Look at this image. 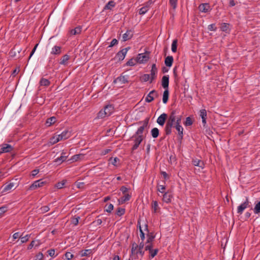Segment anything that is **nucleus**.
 <instances>
[{
	"label": "nucleus",
	"instance_id": "6ab92c4d",
	"mask_svg": "<svg viewBox=\"0 0 260 260\" xmlns=\"http://www.w3.org/2000/svg\"><path fill=\"white\" fill-rule=\"evenodd\" d=\"M128 82L127 76H120L117 77L114 81V83H120V84H124Z\"/></svg>",
	"mask_w": 260,
	"mask_h": 260
},
{
	"label": "nucleus",
	"instance_id": "ddd939ff",
	"mask_svg": "<svg viewBox=\"0 0 260 260\" xmlns=\"http://www.w3.org/2000/svg\"><path fill=\"white\" fill-rule=\"evenodd\" d=\"M167 114L166 113L161 114L157 119V123L160 126H163L167 118Z\"/></svg>",
	"mask_w": 260,
	"mask_h": 260
},
{
	"label": "nucleus",
	"instance_id": "0eeeda50",
	"mask_svg": "<svg viewBox=\"0 0 260 260\" xmlns=\"http://www.w3.org/2000/svg\"><path fill=\"white\" fill-rule=\"evenodd\" d=\"M158 96V94L157 91L155 90H152L146 96L145 101L147 103H150L154 100V98H156Z\"/></svg>",
	"mask_w": 260,
	"mask_h": 260
},
{
	"label": "nucleus",
	"instance_id": "e2e57ef3",
	"mask_svg": "<svg viewBox=\"0 0 260 260\" xmlns=\"http://www.w3.org/2000/svg\"><path fill=\"white\" fill-rule=\"evenodd\" d=\"M44 257V255L42 252H39L37 254L35 257V260H42Z\"/></svg>",
	"mask_w": 260,
	"mask_h": 260
},
{
	"label": "nucleus",
	"instance_id": "13d9d810",
	"mask_svg": "<svg viewBox=\"0 0 260 260\" xmlns=\"http://www.w3.org/2000/svg\"><path fill=\"white\" fill-rule=\"evenodd\" d=\"M64 256L67 259L70 260L73 257L74 255L70 252H67L64 254Z\"/></svg>",
	"mask_w": 260,
	"mask_h": 260
},
{
	"label": "nucleus",
	"instance_id": "ea45409f",
	"mask_svg": "<svg viewBox=\"0 0 260 260\" xmlns=\"http://www.w3.org/2000/svg\"><path fill=\"white\" fill-rule=\"evenodd\" d=\"M131 196L128 193H125L124 195L121 198V202L122 203L128 201L130 200Z\"/></svg>",
	"mask_w": 260,
	"mask_h": 260
},
{
	"label": "nucleus",
	"instance_id": "4c0bfd02",
	"mask_svg": "<svg viewBox=\"0 0 260 260\" xmlns=\"http://www.w3.org/2000/svg\"><path fill=\"white\" fill-rule=\"evenodd\" d=\"M138 245L136 243H134L132 244L131 256L136 254V251H138Z\"/></svg>",
	"mask_w": 260,
	"mask_h": 260
},
{
	"label": "nucleus",
	"instance_id": "052dcab7",
	"mask_svg": "<svg viewBox=\"0 0 260 260\" xmlns=\"http://www.w3.org/2000/svg\"><path fill=\"white\" fill-rule=\"evenodd\" d=\"M110 160L111 161V163L114 166H117V162L119 160V159L117 157H114V158H111Z\"/></svg>",
	"mask_w": 260,
	"mask_h": 260
},
{
	"label": "nucleus",
	"instance_id": "dca6fc26",
	"mask_svg": "<svg viewBox=\"0 0 260 260\" xmlns=\"http://www.w3.org/2000/svg\"><path fill=\"white\" fill-rule=\"evenodd\" d=\"M169 84V75L164 76L161 79V85L165 89H168Z\"/></svg>",
	"mask_w": 260,
	"mask_h": 260
},
{
	"label": "nucleus",
	"instance_id": "37998d69",
	"mask_svg": "<svg viewBox=\"0 0 260 260\" xmlns=\"http://www.w3.org/2000/svg\"><path fill=\"white\" fill-rule=\"evenodd\" d=\"M114 206L113 204H107L105 206V211L110 213L113 210Z\"/></svg>",
	"mask_w": 260,
	"mask_h": 260
},
{
	"label": "nucleus",
	"instance_id": "c9c22d12",
	"mask_svg": "<svg viewBox=\"0 0 260 260\" xmlns=\"http://www.w3.org/2000/svg\"><path fill=\"white\" fill-rule=\"evenodd\" d=\"M149 8L148 5H146L140 9L139 13L140 15H144L149 10Z\"/></svg>",
	"mask_w": 260,
	"mask_h": 260
},
{
	"label": "nucleus",
	"instance_id": "de8ad7c7",
	"mask_svg": "<svg viewBox=\"0 0 260 260\" xmlns=\"http://www.w3.org/2000/svg\"><path fill=\"white\" fill-rule=\"evenodd\" d=\"M29 237H30L29 235H26L24 237L20 236V238L21 239V243H24L27 242L29 240Z\"/></svg>",
	"mask_w": 260,
	"mask_h": 260
},
{
	"label": "nucleus",
	"instance_id": "c03bdc74",
	"mask_svg": "<svg viewBox=\"0 0 260 260\" xmlns=\"http://www.w3.org/2000/svg\"><path fill=\"white\" fill-rule=\"evenodd\" d=\"M141 80L143 82L148 81L149 80L151 81V78L149 74H144L141 77Z\"/></svg>",
	"mask_w": 260,
	"mask_h": 260
},
{
	"label": "nucleus",
	"instance_id": "cd10ccee",
	"mask_svg": "<svg viewBox=\"0 0 260 260\" xmlns=\"http://www.w3.org/2000/svg\"><path fill=\"white\" fill-rule=\"evenodd\" d=\"M169 92L168 89H165L162 95V102L164 104H166L168 102L169 99Z\"/></svg>",
	"mask_w": 260,
	"mask_h": 260
},
{
	"label": "nucleus",
	"instance_id": "4468645a",
	"mask_svg": "<svg viewBox=\"0 0 260 260\" xmlns=\"http://www.w3.org/2000/svg\"><path fill=\"white\" fill-rule=\"evenodd\" d=\"M173 194L169 191L165 192L163 194L162 201L166 203H170L172 201Z\"/></svg>",
	"mask_w": 260,
	"mask_h": 260
},
{
	"label": "nucleus",
	"instance_id": "69168bd1",
	"mask_svg": "<svg viewBox=\"0 0 260 260\" xmlns=\"http://www.w3.org/2000/svg\"><path fill=\"white\" fill-rule=\"evenodd\" d=\"M42 213H45L49 210V207L47 206H43L40 209Z\"/></svg>",
	"mask_w": 260,
	"mask_h": 260
},
{
	"label": "nucleus",
	"instance_id": "72a5a7b5",
	"mask_svg": "<svg viewBox=\"0 0 260 260\" xmlns=\"http://www.w3.org/2000/svg\"><path fill=\"white\" fill-rule=\"evenodd\" d=\"M177 43L178 41L177 39L174 40L172 42L171 45V50L174 53H175L177 51Z\"/></svg>",
	"mask_w": 260,
	"mask_h": 260
},
{
	"label": "nucleus",
	"instance_id": "c85d7f7f",
	"mask_svg": "<svg viewBox=\"0 0 260 260\" xmlns=\"http://www.w3.org/2000/svg\"><path fill=\"white\" fill-rule=\"evenodd\" d=\"M81 32V27L80 26H77L74 29H72L70 30V34L71 35H76L80 34Z\"/></svg>",
	"mask_w": 260,
	"mask_h": 260
},
{
	"label": "nucleus",
	"instance_id": "4be33fe9",
	"mask_svg": "<svg viewBox=\"0 0 260 260\" xmlns=\"http://www.w3.org/2000/svg\"><path fill=\"white\" fill-rule=\"evenodd\" d=\"M192 164L195 166H198L202 169H203L204 168V164L203 161H202L200 159L195 158L193 159L192 160Z\"/></svg>",
	"mask_w": 260,
	"mask_h": 260
},
{
	"label": "nucleus",
	"instance_id": "9d476101",
	"mask_svg": "<svg viewBox=\"0 0 260 260\" xmlns=\"http://www.w3.org/2000/svg\"><path fill=\"white\" fill-rule=\"evenodd\" d=\"M157 73V69L155 64H153L151 66V69L150 71V77L151 78V81L150 83H152V81L156 78V74Z\"/></svg>",
	"mask_w": 260,
	"mask_h": 260
},
{
	"label": "nucleus",
	"instance_id": "774afa93",
	"mask_svg": "<svg viewBox=\"0 0 260 260\" xmlns=\"http://www.w3.org/2000/svg\"><path fill=\"white\" fill-rule=\"evenodd\" d=\"M47 253L50 256H54L55 254V250L53 249H51L47 251Z\"/></svg>",
	"mask_w": 260,
	"mask_h": 260
},
{
	"label": "nucleus",
	"instance_id": "2eb2a0df",
	"mask_svg": "<svg viewBox=\"0 0 260 260\" xmlns=\"http://www.w3.org/2000/svg\"><path fill=\"white\" fill-rule=\"evenodd\" d=\"M13 150V147L8 144H3L1 149L0 153H7L11 152Z\"/></svg>",
	"mask_w": 260,
	"mask_h": 260
},
{
	"label": "nucleus",
	"instance_id": "a18cd8bd",
	"mask_svg": "<svg viewBox=\"0 0 260 260\" xmlns=\"http://www.w3.org/2000/svg\"><path fill=\"white\" fill-rule=\"evenodd\" d=\"M229 24L226 23H222L221 24L220 28L222 31H226L229 29Z\"/></svg>",
	"mask_w": 260,
	"mask_h": 260
},
{
	"label": "nucleus",
	"instance_id": "338daca9",
	"mask_svg": "<svg viewBox=\"0 0 260 260\" xmlns=\"http://www.w3.org/2000/svg\"><path fill=\"white\" fill-rule=\"evenodd\" d=\"M118 41L116 39H114L111 42L110 45H109V47H112L114 45L117 44Z\"/></svg>",
	"mask_w": 260,
	"mask_h": 260
},
{
	"label": "nucleus",
	"instance_id": "aec40b11",
	"mask_svg": "<svg viewBox=\"0 0 260 260\" xmlns=\"http://www.w3.org/2000/svg\"><path fill=\"white\" fill-rule=\"evenodd\" d=\"M85 157V156L83 154H78L73 155L71 158L70 159V160L74 162V161H77L79 160H83Z\"/></svg>",
	"mask_w": 260,
	"mask_h": 260
},
{
	"label": "nucleus",
	"instance_id": "e433bc0d",
	"mask_svg": "<svg viewBox=\"0 0 260 260\" xmlns=\"http://www.w3.org/2000/svg\"><path fill=\"white\" fill-rule=\"evenodd\" d=\"M152 208L153 209L154 212L156 213L159 209L158 203L156 201H153L151 204Z\"/></svg>",
	"mask_w": 260,
	"mask_h": 260
},
{
	"label": "nucleus",
	"instance_id": "bb28decb",
	"mask_svg": "<svg viewBox=\"0 0 260 260\" xmlns=\"http://www.w3.org/2000/svg\"><path fill=\"white\" fill-rule=\"evenodd\" d=\"M116 5V3L113 1H109L105 6L104 10H112Z\"/></svg>",
	"mask_w": 260,
	"mask_h": 260
},
{
	"label": "nucleus",
	"instance_id": "79ce46f5",
	"mask_svg": "<svg viewBox=\"0 0 260 260\" xmlns=\"http://www.w3.org/2000/svg\"><path fill=\"white\" fill-rule=\"evenodd\" d=\"M40 245V242L39 241H36L35 240H33L31 242L30 244L28 246L27 248L28 249H31L34 246H38Z\"/></svg>",
	"mask_w": 260,
	"mask_h": 260
},
{
	"label": "nucleus",
	"instance_id": "4d7b16f0",
	"mask_svg": "<svg viewBox=\"0 0 260 260\" xmlns=\"http://www.w3.org/2000/svg\"><path fill=\"white\" fill-rule=\"evenodd\" d=\"M80 219L79 216L74 217L72 219L71 222L74 225H77L79 222V219Z\"/></svg>",
	"mask_w": 260,
	"mask_h": 260
},
{
	"label": "nucleus",
	"instance_id": "9b49d317",
	"mask_svg": "<svg viewBox=\"0 0 260 260\" xmlns=\"http://www.w3.org/2000/svg\"><path fill=\"white\" fill-rule=\"evenodd\" d=\"M199 10L203 13H207L211 11V9L209 4L204 3L200 5Z\"/></svg>",
	"mask_w": 260,
	"mask_h": 260
},
{
	"label": "nucleus",
	"instance_id": "412c9836",
	"mask_svg": "<svg viewBox=\"0 0 260 260\" xmlns=\"http://www.w3.org/2000/svg\"><path fill=\"white\" fill-rule=\"evenodd\" d=\"M200 116L202 118V123L204 126L206 124L207 112L205 109H202L200 111Z\"/></svg>",
	"mask_w": 260,
	"mask_h": 260
},
{
	"label": "nucleus",
	"instance_id": "6e6d98bb",
	"mask_svg": "<svg viewBox=\"0 0 260 260\" xmlns=\"http://www.w3.org/2000/svg\"><path fill=\"white\" fill-rule=\"evenodd\" d=\"M192 124V121L190 117H187L186 118V120L185 121L184 124L186 126H190Z\"/></svg>",
	"mask_w": 260,
	"mask_h": 260
},
{
	"label": "nucleus",
	"instance_id": "09e8293b",
	"mask_svg": "<svg viewBox=\"0 0 260 260\" xmlns=\"http://www.w3.org/2000/svg\"><path fill=\"white\" fill-rule=\"evenodd\" d=\"M136 62H137V59L132 58L126 62V65L129 66H134L136 64Z\"/></svg>",
	"mask_w": 260,
	"mask_h": 260
},
{
	"label": "nucleus",
	"instance_id": "a878e982",
	"mask_svg": "<svg viewBox=\"0 0 260 260\" xmlns=\"http://www.w3.org/2000/svg\"><path fill=\"white\" fill-rule=\"evenodd\" d=\"M175 127L178 132L179 137L180 139H182L183 136V128L180 124H176Z\"/></svg>",
	"mask_w": 260,
	"mask_h": 260
},
{
	"label": "nucleus",
	"instance_id": "7ed1b4c3",
	"mask_svg": "<svg viewBox=\"0 0 260 260\" xmlns=\"http://www.w3.org/2000/svg\"><path fill=\"white\" fill-rule=\"evenodd\" d=\"M114 111V107L112 105L106 106L103 110H101L98 114V118H103L109 116Z\"/></svg>",
	"mask_w": 260,
	"mask_h": 260
},
{
	"label": "nucleus",
	"instance_id": "c756f323",
	"mask_svg": "<svg viewBox=\"0 0 260 260\" xmlns=\"http://www.w3.org/2000/svg\"><path fill=\"white\" fill-rule=\"evenodd\" d=\"M56 119L55 117H51L48 119L46 121V124L47 126H49L51 125L52 124H54L56 122Z\"/></svg>",
	"mask_w": 260,
	"mask_h": 260
},
{
	"label": "nucleus",
	"instance_id": "58836bf2",
	"mask_svg": "<svg viewBox=\"0 0 260 260\" xmlns=\"http://www.w3.org/2000/svg\"><path fill=\"white\" fill-rule=\"evenodd\" d=\"M69 59H70V56L66 54L61 57L60 63L61 64L64 65L66 64L67 61L69 60Z\"/></svg>",
	"mask_w": 260,
	"mask_h": 260
},
{
	"label": "nucleus",
	"instance_id": "8fccbe9b",
	"mask_svg": "<svg viewBox=\"0 0 260 260\" xmlns=\"http://www.w3.org/2000/svg\"><path fill=\"white\" fill-rule=\"evenodd\" d=\"M166 189V187L163 185H158L157 186V190L158 191L161 193H165V190Z\"/></svg>",
	"mask_w": 260,
	"mask_h": 260
},
{
	"label": "nucleus",
	"instance_id": "f257e3e1",
	"mask_svg": "<svg viewBox=\"0 0 260 260\" xmlns=\"http://www.w3.org/2000/svg\"><path fill=\"white\" fill-rule=\"evenodd\" d=\"M176 114L177 111L176 110H173L171 112L170 115H169L165 128L167 135H169L171 134L172 127L176 121Z\"/></svg>",
	"mask_w": 260,
	"mask_h": 260
},
{
	"label": "nucleus",
	"instance_id": "f03ea898",
	"mask_svg": "<svg viewBox=\"0 0 260 260\" xmlns=\"http://www.w3.org/2000/svg\"><path fill=\"white\" fill-rule=\"evenodd\" d=\"M149 118H146L144 120L138 122L137 124L140 125V127L138 128L135 134L138 136H143L142 135L143 132L145 131V130L147 131L149 128Z\"/></svg>",
	"mask_w": 260,
	"mask_h": 260
},
{
	"label": "nucleus",
	"instance_id": "f3484780",
	"mask_svg": "<svg viewBox=\"0 0 260 260\" xmlns=\"http://www.w3.org/2000/svg\"><path fill=\"white\" fill-rule=\"evenodd\" d=\"M68 157V153L67 152L63 151L61 153V156L56 158L55 161L56 162H59V164H60L62 162L65 161Z\"/></svg>",
	"mask_w": 260,
	"mask_h": 260
},
{
	"label": "nucleus",
	"instance_id": "1a4fd4ad",
	"mask_svg": "<svg viewBox=\"0 0 260 260\" xmlns=\"http://www.w3.org/2000/svg\"><path fill=\"white\" fill-rule=\"evenodd\" d=\"M128 49L129 48H125L119 51L116 55L117 59L119 61L123 60Z\"/></svg>",
	"mask_w": 260,
	"mask_h": 260
},
{
	"label": "nucleus",
	"instance_id": "423d86ee",
	"mask_svg": "<svg viewBox=\"0 0 260 260\" xmlns=\"http://www.w3.org/2000/svg\"><path fill=\"white\" fill-rule=\"evenodd\" d=\"M45 181H43L42 179H40L34 182L28 188V190H33L37 189L38 188L42 187L45 184Z\"/></svg>",
	"mask_w": 260,
	"mask_h": 260
},
{
	"label": "nucleus",
	"instance_id": "f704fd0d",
	"mask_svg": "<svg viewBox=\"0 0 260 260\" xmlns=\"http://www.w3.org/2000/svg\"><path fill=\"white\" fill-rule=\"evenodd\" d=\"M253 212L255 214L260 213V201L255 204L253 208Z\"/></svg>",
	"mask_w": 260,
	"mask_h": 260
},
{
	"label": "nucleus",
	"instance_id": "5fc2aeb1",
	"mask_svg": "<svg viewBox=\"0 0 260 260\" xmlns=\"http://www.w3.org/2000/svg\"><path fill=\"white\" fill-rule=\"evenodd\" d=\"M158 251V250L157 249H151V250L149 251L150 256L152 258H153L157 254Z\"/></svg>",
	"mask_w": 260,
	"mask_h": 260
},
{
	"label": "nucleus",
	"instance_id": "603ef678",
	"mask_svg": "<svg viewBox=\"0 0 260 260\" xmlns=\"http://www.w3.org/2000/svg\"><path fill=\"white\" fill-rule=\"evenodd\" d=\"M125 213V209L123 208H119L117 209L116 214L119 216H121Z\"/></svg>",
	"mask_w": 260,
	"mask_h": 260
},
{
	"label": "nucleus",
	"instance_id": "20e7f679",
	"mask_svg": "<svg viewBox=\"0 0 260 260\" xmlns=\"http://www.w3.org/2000/svg\"><path fill=\"white\" fill-rule=\"evenodd\" d=\"M144 138L143 136H138L135 134L132 137L131 139L133 142L131 148L132 151H135L138 148Z\"/></svg>",
	"mask_w": 260,
	"mask_h": 260
},
{
	"label": "nucleus",
	"instance_id": "3c124183",
	"mask_svg": "<svg viewBox=\"0 0 260 260\" xmlns=\"http://www.w3.org/2000/svg\"><path fill=\"white\" fill-rule=\"evenodd\" d=\"M178 0H169V3L173 9H175L177 7Z\"/></svg>",
	"mask_w": 260,
	"mask_h": 260
},
{
	"label": "nucleus",
	"instance_id": "bf43d9fd",
	"mask_svg": "<svg viewBox=\"0 0 260 260\" xmlns=\"http://www.w3.org/2000/svg\"><path fill=\"white\" fill-rule=\"evenodd\" d=\"M75 185L78 188H83L84 186V183L83 182L76 181Z\"/></svg>",
	"mask_w": 260,
	"mask_h": 260
},
{
	"label": "nucleus",
	"instance_id": "49530a36",
	"mask_svg": "<svg viewBox=\"0 0 260 260\" xmlns=\"http://www.w3.org/2000/svg\"><path fill=\"white\" fill-rule=\"evenodd\" d=\"M92 251L91 249H86L81 251V256H85L89 255L91 253Z\"/></svg>",
	"mask_w": 260,
	"mask_h": 260
},
{
	"label": "nucleus",
	"instance_id": "a19ab883",
	"mask_svg": "<svg viewBox=\"0 0 260 260\" xmlns=\"http://www.w3.org/2000/svg\"><path fill=\"white\" fill-rule=\"evenodd\" d=\"M67 182L66 180H63L61 182L57 183L55 184V187H57L58 189H61L64 187V185L66 184Z\"/></svg>",
	"mask_w": 260,
	"mask_h": 260
},
{
	"label": "nucleus",
	"instance_id": "7c9ffc66",
	"mask_svg": "<svg viewBox=\"0 0 260 260\" xmlns=\"http://www.w3.org/2000/svg\"><path fill=\"white\" fill-rule=\"evenodd\" d=\"M60 134L61 136H62V137L64 138V140L68 139L71 136V132L68 129L64 130Z\"/></svg>",
	"mask_w": 260,
	"mask_h": 260
},
{
	"label": "nucleus",
	"instance_id": "5701e85b",
	"mask_svg": "<svg viewBox=\"0 0 260 260\" xmlns=\"http://www.w3.org/2000/svg\"><path fill=\"white\" fill-rule=\"evenodd\" d=\"M61 47L58 46H54L51 49V54L58 55L61 53Z\"/></svg>",
	"mask_w": 260,
	"mask_h": 260
},
{
	"label": "nucleus",
	"instance_id": "473e14b6",
	"mask_svg": "<svg viewBox=\"0 0 260 260\" xmlns=\"http://www.w3.org/2000/svg\"><path fill=\"white\" fill-rule=\"evenodd\" d=\"M151 134L153 138H157L159 135V129L156 127L153 128L151 131Z\"/></svg>",
	"mask_w": 260,
	"mask_h": 260
},
{
	"label": "nucleus",
	"instance_id": "2f4dec72",
	"mask_svg": "<svg viewBox=\"0 0 260 260\" xmlns=\"http://www.w3.org/2000/svg\"><path fill=\"white\" fill-rule=\"evenodd\" d=\"M50 84V82L47 79L42 78L40 81L41 86H48Z\"/></svg>",
	"mask_w": 260,
	"mask_h": 260
},
{
	"label": "nucleus",
	"instance_id": "b1692460",
	"mask_svg": "<svg viewBox=\"0 0 260 260\" xmlns=\"http://www.w3.org/2000/svg\"><path fill=\"white\" fill-rule=\"evenodd\" d=\"M173 57L172 56H168L165 60V63L167 67H171L173 62Z\"/></svg>",
	"mask_w": 260,
	"mask_h": 260
},
{
	"label": "nucleus",
	"instance_id": "39448f33",
	"mask_svg": "<svg viewBox=\"0 0 260 260\" xmlns=\"http://www.w3.org/2000/svg\"><path fill=\"white\" fill-rule=\"evenodd\" d=\"M15 183L13 182H10L6 183L2 186L3 190L2 193L5 194L6 193L10 192L11 190H14L16 188Z\"/></svg>",
	"mask_w": 260,
	"mask_h": 260
},
{
	"label": "nucleus",
	"instance_id": "393cba45",
	"mask_svg": "<svg viewBox=\"0 0 260 260\" xmlns=\"http://www.w3.org/2000/svg\"><path fill=\"white\" fill-rule=\"evenodd\" d=\"M144 246V244L143 241H142L138 245V251H136V254L137 255L139 253L141 256H143L144 254V251L143 250Z\"/></svg>",
	"mask_w": 260,
	"mask_h": 260
},
{
	"label": "nucleus",
	"instance_id": "6e6552de",
	"mask_svg": "<svg viewBox=\"0 0 260 260\" xmlns=\"http://www.w3.org/2000/svg\"><path fill=\"white\" fill-rule=\"evenodd\" d=\"M249 204V202L248 201V198H246L245 201L238 207L237 213L239 214H241L243 213V211L246 208L248 207Z\"/></svg>",
	"mask_w": 260,
	"mask_h": 260
},
{
	"label": "nucleus",
	"instance_id": "680f3d73",
	"mask_svg": "<svg viewBox=\"0 0 260 260\" xmlns=\"http://www.w3.org/2000/svg\"><path fill=\"white\" fill-rule=\"evenodd\" d=\"M7 208L5 206L0 207V217L7 211Z\"/></svg>",
	"mask_w": 260,
	"mask_h": 260
},
{
	"label": "nucleus",
	"instance_id": "f8f14e48",
	"mask_svg": "<svg viewBox=\"0 0 260 260\" xmlns=\"http://www.w3.org/2000/svg\"><path fill=\"white\" fill-rule=\"evenodd\" d=\"M148 59L149 57L143 53L139 54L136 58L137 62L140 63H143L146 62Z\"/></svg>",
	"mask_w": 260,
	"mask_h": 260
},
{
	"label": "nucleus",
	"instance_id": "864d4df0",
	"mask_svg": "<svg viewBox=\"0 0 260 260\" xmlns=\"http://www.w3.org/2000/svg\"><path fill=\"white\" fill-rule=\"evenodd\" d=\"M58 142V141L57 140V138L56 135L54 136H53L52 138H51L50 139V141H49V143L51 145L55 144L56 143H57Z\"/></svg>",
	"mask_w": 260,
	"mask_h": 260
},
{
	"label": "nucleus",
	"instance_id": "a211bd4d",
	"mask_svg": "<svg viewBox=\"0 0 260 260\" xmlns=\"http://www.w3.org/2000/svg\"><path fill=\"white\" fill-rule=\"evenodd\" d=\"M133 36V32L132 30H127L126 32H125L122 35V41L125 42L129 39H131Z\"/></svg>",
	"mask_w": 260,
	"mask_h": 260
},
{
	"label": "nucleus",
	"instance_id": "0e129e2a",
	"mask_svg": "<svg viewBox=\"0 0 260 260\" xmlns=\"http://www.w3.org/2000/svg\"><path fill=\"white\" fill-rule=\"evenodd\" d=\"M208 28L209 30L215 31L216 27L215 24H211L208 25Z\"/></svg>",
	"mask_w": 260,
	"mask_h": 260
}]
</instances>
